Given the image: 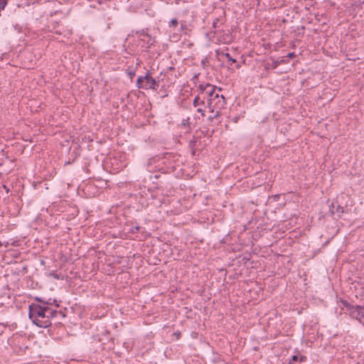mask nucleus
I'll return each instance as SVG.
<instances>
[{"label": "nucleus", "mask_w": 364, "mask_h": 364, "mask_svg": "<svg viewBox=\"0 0 364 364\" xmlns=\"http://www.w3.org/2000/svg\"><path fill=\"white\" fill-rule=\"evenodd\" d=\"M58 314H61L60 311H58L56 310H52L50 308V311H48V315L50 316V319L52 318H54L57 316Z\"/></svg>", "instance_id": "9d476101"}, {"label": "nucleus", "mask_w": 364, "mask_h": 364, "mask_svg": "<svg viewBox=\"0 0 364 364\" xmlns=\"http://www.w3.org/2000/svg\"><path fill=\"white\" fill-rule=\"evenodd\" d=\"M209 109H210L212 114L209 116L208 119L212 122L220 115V112L218 110L219 109H216L215 107H213Z\"/></svg>", "instance_id": "39448f33"}, {"label": "nucleus", "mask_w": 364, "mask_h": 364, "mask_svg": "<svg viewBox=\"0 0 364 364\" xmlns=\"http://www.w3.org/2000/svg\"><path fill=\"white\" fill-rule=\"evenodd\" d=\"M136 85L139 88L144 90H156L159 86V82L154 79L149 74L139 77L136 80Z\"/></svg>", "instance_id": "7ed1b4c3"}, {"label": "nucleus", "mask_w": 364, "mask_h": 364, "mask_svg": "<svg viewBox=\"0 0 364 364\" xmlns=\"http://www.w3.org/2000/svg\"><path fill=\"white\" fill-rule=\"evenodd\" d=\"M306 359V358L303 355H299V360L300 363L304 361V360Z\"/></svg>", "instance_id": "aec40b11"}, {"label": "nucleus", "mask_w": 364, "mask_h": 364, "mask_svg": "<svg viewBox=\"0 0 364 364\" xmlns=\"http://www.w3.org/2000/svg\"><path fill=\"white\" fill-rule=\"evenodd\" d=\"M49 275L53 277L55 279H60L61 278V277L54 271L50 272L49 273Z\"/></svg>", "instance_id": "9b49d317"}, {"label": "nucleus", "mask_w": 364, "mask_h": 364, "mask_svg": "<svg viewBox=\"0 0 364 364\" xmlns=\"http://www.w3.org/2000/svg\"><path fill=\"white\" fill-rule=\"evenodd\" d=\"M336 206V204L334 203H333L330 207V212L331 213L332 215H334L336 213H343V207L337 205H336V210H334V208Z\"/></svg>", "instance_id": "423d86ee"}, {"label": "nucleus", "mask_w": 364, "mask_h": 364, "mask_svg": "<svg viewBox=\"0 0 364 364\" xmlns=\"http://www.w3.org/2000/svg\"><path fill=\"white\" fill-rule=\"evenodd\" d=\"M299 360V355H294L292 356L291 360L289 361V364H293L294 362H297Z\"/></svg>", "instance_id": "f3484780"}, {"label": "nucleus", "mask_w": 364, "mask_h": 364, "mask_svg": "<svg viewBox=\"0 0 364 364\" xmlns=\"http://www.w3.org/2000/svg\"><path fill=\"white\" fill-rule=\"evenodd\" d=\"M197 112L200 113L202 116H204L205 114H204V109H203L202 108L199 107L197 109Z\"/></svg>", "instance_id": "6ab92c4d"}, {"label": "nucleus", "mask_w": 364, "mask_h": 364, "mask_svg": "<svg viewBox=\"0 0 364 364\" xmlns=\"http://www.w3.org/2000/svg\"><path fill=\"white\" fill-rule=\"evenodd\" d=\"M180 23H181V30L183 31L185 28V27L186 26V21H181Z\"/></svg>", "instance_id": "a211bd4d"}, {"label": "nucleus", "mask_w": 364, "mask_h": 364, "mask_svg": "<svg viewBox=\"0 0 364 364\" xmlns=\"http://www.w3.org/2000/svg\"><path fill=\"white\" fill-rule=\"evenodd\" d=\"M51 0H46V1H50Z\"/></svg>", "instance_id": "393cba45"}, {"label": "nucleus", "mask_w": 364, "mask_h": 364, "mask_svg": "<svg viewBox=\"0 0 364 364\" xmlns=\"http://www.w3.org/2000/svg\"><path fill=\"white\" fill-rule=\"evenodd\" d=\"M350 316L360 323H364V306H349L348 307Z\"/></svg>", "instance_id": "20e7f679"}, {"label": "nucleus", "mask_w": 364, "mask_h": 364, "mask_svg": "<svg viewBox=\"0 0 364 364\" xmlns=\"http://www.w3.org/2000/svg\"><path fill=\"white\" fill-rule=\"evenodd\" d=\"M56 301H57L55 299H48V300H46V306H48V305H51Z\"/></svg>", "instance_id": "dca6fc26"}, {"label": "nucleus", "mask_w": 364, "mask_h": 364, "mask_svg": "<svg viewBox=\"0 0 364 364\" xmlns=\"http://www.w3.org/2000/svg\"><path fill=\"white\" fill-rule=\"evenodd\" d=\"M7 4V0H0V10L4 9Z\"/></svg>", "instance_id": "ddd939ff"}, {"label": "nucleus", "mask_w": 364, "mask_h": 364, "mask_svg": "<svg viewBox=\"0 0 364 364\" xmlns=\"http://www.w3.org/2000/svg\"><path fill=\"white\" fill-rule=\"evenodd\" d=\"M198 89L202 94L207 95L208 98V105L209 108L215 107L216 109H221L225 105V99L223 95L220 94V88L212 85L209 83L200 85Z\"/></svg>", "instance_id": "f03ea898"}, {"label": "nucleus", "mask_w": 364, "mask_h": 364, "mask_svg": "<svg viewBox=\"0 0 364 364\" xmlns=\"http://www.w3.org/2000/svg\"><path fill=\"white\" fill-rule=\"evenodd\" d=\"M234 122H237V117H236V118H235V119H234Z\"/></svg>", "instance_id": "4be33fe9"}, {"label": "nucleus", "mask_w": 364, "mask_h": 364, "mask_svg": "<svg viewBox=\"0 0 364 364\" xmlns=\"http://www.w3.org/2000/svg\"><path fill=\"white\" fill-rule=\"evenodd\" d=\"M221 55H224L231 64L236 62V60L232 58L228 53L222 52Z\"/></svg>", "instance_id": "1a4fd4ad"}, {"label": "nucleus", "mask_w": 364, "mask_h": 364, "mask_svg": "<svg viewBox=\"0 0 364 364\" xmlns=\"http://www.w3.org/2000/svg\"><path fill=\"white\" fill-rule=\"evenodd\" d=\"M240 65L239 64H237V68H240Z\"/></svg>", "instance_id": "5701e85b"}, {"label": "nucleus", "mask_w": 364, "mask_h": 364, "mask_svg": "<svg viewBox=\"0 0 364 364\" xmlns=\"http://www.w3.org/2000/svg\"><path fill=\"white\" fill-rule=\"evenodd\" d=\"M35 299L36 301H38V302H40L41 304H43L42 306H46V300H45L44 299L41 298V297H36Z\"/></svg>", "instance_id": "2eb2a0df"}, {"label": "nucleus", "mask_w": 364, "mask_h": 364, "mask_svg": "<svg viewBox=\"0 0 364 364\" xmlns=\"http://www.w3.org/2000/svg\"><path fill=\"white\" fill-rule=\"evenodd\" d=\"M124 166H125V164H122L121 168H122Z\"/></svg>", "instance_id": "b1692460"}, {"label": "nucleus", "mask_w": 364, "mask_h": 364, "mask_svg": "<svg viewBox=\"0 0 364 364\" xmlns=\"http://www.w3.org/2000/svg\"><path fill=\"white\" fill-rule=\"evenodd\" d=\"M204 101L203 100H200V97L198 96H196L194 100H193V105L195 107H198V106H200V105H204Z\"/></svg>", "instance_id": "0eeeda50"}, {"label": "nucleus", "mask_w": 364, "mask_h": 364, "mask_svg": "<svg viewBox=\"0 0 364 364\" xmlns=\"http://www.w3.org/2000/svg\"><path fill=\"white\" fill-rule=\"evenodd\" d=\"M178 24V21L176 18H172L168 23V27L170 28H176Z\"/></svg>", "instance_id": "6e6552de"}, {"label": "nucleus", "mask_w": 364, "mask_h": 364, "mask_svg": "<svg viewBox=\"0 0 364 364\" xmlns=\"http://www.w3.org/2000/svg\"><path fill=\"white\" fill-rule=\"evenodd\" d=\"M50 307L32 304L29 306L28 317L33 323L41 328H47L51 325L50 316L48 314Z\"/></svg>", "instance_id": "f257e3e1"}, {"label": "nucleus", "mask_w": 364, "mask_h": 364, "mask_svg": "<svg viewBox=\"0 0 364 364\" xmlns=\"http://www.w3.org/2000/svg\"><path fill=\"white\" fill-rule=\"evenodd\" d=\"M220 21L218 18H215L213 22V27L215 28H218L220 27V26L218 25Z\"/></svg>", "instance_id": "4468645a"}, {"label": "nucleus", "mask_w": 364, "mask_h": 364, "mask_svg": "<svg viewBox=\"0 0 364 364\" xmlns=\"http://www.w3.org/2000/svg\"><path fill=\"white\" fill-rule=\"evenodd\" d=\"M139 229H140V227L139 225H135L130 228L129 232L132 233H135L137 231H139Z\"/></svg>", "instance_id": "f8f14e48"}, {"label": "nucleus", "mask_w": 364, "mask_h": 364, "mask_svg": "<svg viewBox=\"0 0 364 364\" xmlns=\"http://www.w3.org/2000/svg\"><path fill=\"white\" fill-rule=\"evenodd\" d=\"M294 56V53H288V57L289 58H292Z\"/></svg>", "instance_id": "412c9836"}]
</instances>
